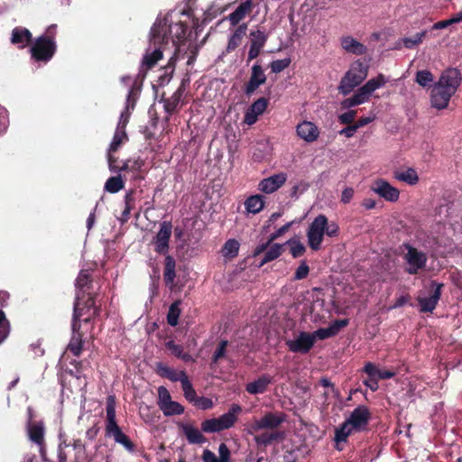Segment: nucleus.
<instances>
[{
    "label": "nucleus",
    "mask_w": 462,
    "mask_h": 462,
    "mask_svg": "<svg viewBox=\"0 0 462 462\" xmlns=\"http://www.w3.org/2000/svg\"><path fill=\"white\" fill-rule=\"evenodd\" d=\"M188 25L179 21L173 23L168 16L156 21L150 31V44L142 60L146 70L152 69L162 59L163 50L171 39L173 45L186 39Z\"/></svg>",
    "instance_id": "1"
},
{
    "label": "nucleus",
    "mask_w": 462,
    "mask_h": 462,
    "mask_svg": "<svg viewBox=\"0 0 462 462\" xmlns=\"http://www.w3.org/2000/svg\"><path fill=\"white\" fill-rule=\"evenodd\" d=\"M462 81V75L458 69L448 68L445 69L430 92V104L439 110L447 108L450 98L455 95Z\"/></svg>",
    "instance_id": "2"
},
{
    "label": "nucleus",
    "mask_w": 462,
    "mask_h": 462,
    "mask_svg": "<svg viewBox=\"0 0 462 462\" xmlns=\"http://www.w3.org/2000/svg\"><path fill=\"white\" fill-rule=\"evenodd\" d=\"M57 24H51L45 32L37 37L30 48L32 59L36 62H49L57 51Z\"/></svg>",
    "instance_id": "3"
},
{
    "label": "nucleus",
    "mask_w": 462,
    "mask_h": 462,
    "mask_svg": "<svg viewBox=\"0 0 462 462\" xmlns=\"http://www.w3.org/2000/svg\"><path fill=\"white\" fill-rule=\"evenodd\" d=\"M106 435L113 437L114 440L122 445L127 451L134 452V443L122 431L116 422V397L114 395H109L106 398Z\"/></svg>",
    "instance_id": "4"
},
{
    "label": "nucleus",
    "mask_w": 462,
    "mask_h": 462,
    "mask_svg": "<svg viewBox=\"0 0 462 462\" xmlns=\"http://www.w3.org/2000/svg\"><path fill=\"white\" fill-rule=\"evenodd\" d=\"M367 70V66L363 62L359 60L354 62L340 80L338 86L339 93L344 96L350 94L356 87L359 86L365 79Z\"/></svg>",
    "instance_id": "5"
},
{
    "label": "nucleus",
    "mask_w": 462,
    "mask_h": 462,
    "mask_svg": "<svg viewBox=\"0 0 462 462\" xmlns=\"http://www.w3.org/2000/svg\"><path fill=\"white\" fill-rule=\"evenodd\" d=\"M83 309L79 308V304L76 303L73 308V317L71 323L72 335L67 350L73 354L75 356H79L83 349V334L81 329V318L83 317Z\"/></svg>",
    "instance_id": "6"
},
{
    "label": "nucleus",
    "mask_w": 462,
    "mask_h": 462,
    "mask_svg": "<svg viewBox=\"0 0 462 462\" xmlns=\"http://www.w3.org/2000/svg\"><path fill=\"white\" fill-rule=\"evenodd\" d=\"M29 421L27 423V434L29 439L36 444L39 448V452L42 461L51 462L47 457V449L44 439L45 428L43 421H32V411L28 408Z\"/></svg>",
    "instance_id": "7"
},
{
    "label": "nucleus",
    "mask_w": 462,
    "mask_h": 462,
    "mask_svg": "<svg viewBox=\"0 0 462 462\" xmlns=\"http://www.w3.org/2000/svg\"><path fill=\"white\" fill-rule=\"evenodd\" d=\"M402 246L407 251L403 255V259L408 264L405 272L411 275L418 274L420 270L426 267L428 260L426 254L419 251L409 243H404Z\"/></svg>",
    "instance_id": "8"
},
{
    "label": "nucleus",
    "mask_w": 462,
    "mask_h": 462,
    "mask_svg": "<svg viewBox=\"0 0 462 462\" xmlns=\"http://www.w3.org/2000/svg\"><path fill=\"white\" fill-rule=\"evenodd\" d=\"M325 227H327V217L322 214L317 216L310 223L307 231V238L309 246L313 251L320 249L325 235Z\"/></svg>",
    "instance_id": "9"
},
{
    "label": "nucleus",
    "mask_w": 462,
    "mask_h": 462,
    "mask_svg": "<svg viewBox=\"0 0 462 462\" xmlns=\"http://www.w3.org/2000/svg\"><path fill=\"white\" fill-rule=\"evenodd\" d=\"M286 420V414L282 411H268L259 420H254L251 424L249 434L261 430H277Z\"/></svg>",
    "instance_id": "10"
},
{
    "label": "nucleus",
    "mask_w": 462,
    "mask_h": 462,
    "mask_svg": "<svg viewBox=\"0 0 462 462\" xmlns=\"http://www.w3.org/2000/svg\"><path fill=\"white\" fill-rule=\"evenodd\" d=\"M172 233L171 221H162L160 229L153 237L152 244L153 250L158 254L167 255L170 249V239Z\"/></svg>",
    "instance_id": "11"
},
{
    "label": "nucleus",
    "mask_w": 462,
    "mask_h": 462,
    "mask_svg": "<svg viewBox=\"0 0 462 462\" xmlns=\"http://www.w3.org/2000/svg\"><path fill=\"white\" fill-rule=\"evenodd\" d=\"M371 420V412L368 407L358 405L345 420L355 432H361L367 429Z\"/></svg>",
    "instance_id": "12"
},
{
    "label": "nucleus",
    "mask_w": 462,
    "mask_h": 462,
    "mask_svg": "<svg viewBox=\"0 0 462 462\" xmlns=\"http://www.w3.org/2000/svg\"><path fill=\"white\" fill-rule=\"evenodd\" d=\"M267 80L264 70L259 61L255 62L251 68V75L249 80L244 85V93L245 96H252L260 86L263 85Z\"/></svg>",
    "instance_id": "13"
},
{
    "label": "nucleus",
    "mask_w": 462,
    "mask_h": 462,
    "mask_svg": "<svg viewBox=\"0 0 462 462\" xmlns=\"http://www.w3.org/2000/svg\"><path fill=\"white\" fill-rule=\"evenodd\" d=\"M314 337L310 332L301 331L295 339L286 340L285 345L292 353L307 354L314 346Z\"/></svg>",
    "instance_id": "14"
},
{
    "label": "nucleus",
    "mask_w": 462,
    "mask_h": 462,
    "mask_svg": "<svg viewBox=\"0 0 462 462\" xmlns=\"http://www.w3.org/2000/svg\"><path fill=\"white\" fill-rule=\"evenodd\" d=\"M371 189L389 202H396L400 198V190L383 179L376 180Z\"/></svg>",
    "instance_id": "15"
},
{
    "label": "nucleus",
    "mask_w": 462,
    "mask_h": 462,
    "mask_svg": "<svg viewBox=\"0 0 462 462\" xmlns=\"http://www.w3.org/2000/svg\"><path fill=\"white\" fill-rule=\"evenodd\" d=\"M430 287L433 289V292L430 297L419 298L418 302L420 305V310L421 312H432L441 297L443 283L437 282L436 281L430 282Z\"/></svg>",
    "instance_id": "16"
},
{
    "label": "nucleus",
    "mask_w": 462,
    "mask_h": 462,
    "mask_svg": "<svg viewBox=\"0 0 462 462\" xmlns=\"http://www.w3.org/2000/svg\"><path fill=\"white\" fill-rule=\"evenodd\" d=\"M287 180V174L280 172L262 180L258 185L259 190L271 194L278 190Z\"/></svg>",
    "instance_id": "17"
},
{
    "label": "nucleus",
    "mask_w": 462,
    "mask_h": 462,
    "mask_svg": "<svg viewBox=\"0 0 462 462\" xmlns=\"http://www.w3.org/2000/svg\"><path fill=\"white\" fill-rule=\"evenodd\" d=\"M348 322L347 319H337L328 328H321L312 332L311 334L314 337V343L317 339L324 340L337 335L343 328L348 325Z\"/></svg>",
    "instance_id": "18"
},
{
    "label": "nucleus",
    "mask_w": 462,
    "mask_h": 462,
    "mask_svg": "<svg viewBox=\"0 0 462 462\" xmlns=\"http://www.w3.org/2000/svg\"><path fill=\"white\" fill-rule=\"evenodd\" d=\"M268 106V99L260 97L255 100L246 110L244 122L248 125H254L260 115H262Z\"/></svg>",
    "instance_id": "19"
},
{
    "label": "nucleus",
    "mask_w": 462,
    "mask_h": 462,
    "mask_svg": "<svg viewBox=\"0 0 462 462\" xmlns=\"http://www.w3.org/2000/svg\"><path fill=\"white\" fill-rule=\"evenodd\" d=\"M296 132L298 136L307 143H313L319 136L318 126L314 123L306 120L297 125Z\"/></svg>",
    "instance_id": "20"
},
{
    "label": "nucleus",
    "mask_w": 462,
    "mask_h": 462,
    "mask_svg": "<svg viewBox=\"0 0 462 462\" xmlns=\"http://www.w3.org/2000/svg\"><path fill=\"white\" fill-rule=\"evenodd\" d=\"M254 9L253 0H245L239 4L234 12L228 14L226 19L232 26L239 25V23L249 15Z\"/></svg>",
    "instance_id": "21"
},
{
    "label": "nucleus",
    "mask_w": 462,
    "mask_h": 462,
    "mask_svg": "<svg viewBox=\"0 0 462 462\" xmlns=\"http://www.w3.org/2000/svg\"><path fill=\"white\" fill-rule=\"evenodd\" d=\"M187 83H189V79H183L178 89L170 97L162 99L164 110L169 116L176 112Z\"/></svg>",
    "instance_id": "22"
},
{
    "label": "nucleus",
    "mask_w": 462,
    "mask_h": 462,
    "mask_svg": "<svg viewBox=\"0 0 462 462\" xmlns=\"http://www.w3.org/2000/svg\"><path fill=\"white\" fill-rule=\"evenodd\" d=\"M176 261L173 256L167 254L163 263V281L167 287L173 289L176 279Z\"/></svg>",
    "instance_id": "23"
},
{
    "label": "nucleus",
    "mask_w": 462,
    "mask_h": 462,
    "mask_svg": "<svg viewBox=\"0 0 462 462\" xmlns=\"http://www.w3.org/2000/svg\"><path fill=\"white\" fill-rule=\"evenodd\" d=\"M242 412V406L237 403L231 404L227 412L218 417L220 426L223 430L232 428L237 421L238 416Z\"/></svg>",
    "instance_id": "24"
},
{
    "label": "nucleus",
    "mask_w": 462,
    "mask_h": 462,
    "mask_svg": "<svg viewBox=\"0 0 462 462\" xmlns=\"http://www.w3.org/2000/svg\"><path fill=\"white\" fill-rule=\"evenodd\" d=\"M142 190L131 189L125 196V209L120 217L122 223L127 222L130 218L131 210L134 208L136 200L141 199Z\"/></svg>",
    "instance_id": "25"
},
{
    "label": "nucleus",
    "mask_w": 462,
    "mask_h": 462,
    "mask_svg": "<svg viewBox=\"0 0 462 462\" xmlns=\"http://www.w3.org/2000/svg\"><path fill=\"white\" fill-rule=\"evenodd\" d=\"M273 378L269 374H263L256 380L248 383L245 385V391L250 394H260L267 391L269 385L272 383Z\"/></svg>",
    "instance_id": "26"
},
{
    "label": "nucleus",
    "mask_w": 462,
    "mask_h": 462,
    "mask_svg": "<svg viewBox=\"0 0 462 462\" xmlns=\"http://www.w3.org/2000/svg\"><path fill=\"white\" fill-rule=\"evenodd\" d=\"M32 41V32L23 27H15L12 31L11 42L18 45L19 48H24Z\"/></svg>",
    "instance_id": "27"
},
{
    "label": "nucleus",
    "mask_w": 462,
    "mask_h": 462,
    "mask_svg": "<svg viewBox=\"0 0 462 462\" xmlns=\"http://www.w3.org/2000/svg\"><path fill=\"white\" fill-rule=\"evenodd\" d=\"M219 458L209 449H205L202 454L204 462H230V450L225 443L218 447Z\"/></svg>",
    "instance_id": "28"
},
{
    "label": "nucleus",
    "mask_w": 462,
    "mask_h": 462,
    "mask_svg": "<svg viewBox=\"0 0 462 462\" xmlns=\"http://www.w3.org/2000/svg\"><path fill=\"white\" fill-rule=\"evenodd\" d=\"M342 48L348 53L355 55H363L367 51V48L351 36H345L341 39Z\"/></svg>",
    "instance_id": "29"
},
{
    "label": "nucleus",
    "mask_w": 462,
    "mask_h": 462,
    "mask_svg": "<svg viewBox=\"0 0 462 462\" xmlns=\"http://www.w3.org/2000/svg\"><path fill=\"white\" fill-rule=\"evenodd\" d=\"M284 434L279 430L265 431L260 435L254 436V441L258 446L267 447L274 442L283 439Z\"/></svg>",
    "instance_id": "30"
},
{
    "label": "nucleus",
    "mask_w": 462,
    "mask_h": 462,
    "mask_svg": "<svg viewBox=\"0 0 462 462\" xmlns=\"http://www.w3.org/2000/svg\"><path fill=\"white\" fill-rule=\"evenodd\" d=\"M247 30V23H242L239 24L233 34L230 36L227 46H226V51L231 52L234 51L241 43V41L243 37L245 35Z\"/></svg>",
    "instance_id": "31"
},
{
    "label": "nucleus",
    "mask_w": 462,
    "mask_h": 462,
    "mask_svg": "<svg viewBox=\"0 0 462 462\" xmlns=\"http://www.w3.org/2000/svg\"><path fill=\"white\" fill-rule=\"evenodd\" d=\"M92 277L88 270H81L76 279V287L79 290L82 297L85 293L88 294L92 289Z\"/></svg>",
    "instance_id": "32"
},
{
    "label": "nucleus",
    "mask_w": 462,
    "mask_h": 462,
    "mask_svg": "<svg viewBox=\"0 0 462 462\" xmlns=\"http://www.w3.org/2000/svg\"><path fill=\"white\" fill-rule=\"evenodd\" d=\"M180 427L190 444H202L207 440L198 429L187 424H181Z\"/></svg>",
    "instance_id": "33"
},
{
    "label": "nucleus",
    "mask_w": 462,
    "mask_h": 462,
    "mask_svg": "<svg viewBox=\"0 0 462 462\" xmlns=\"http://www.w3.org/2000/svg\"><path fill=\"white\" fill-rule=\"evenodd\" d=\"M245 207L248 213H259L264 207L263 197L262 195L250 196L245 201Z\"/></svg>",
    "instance_id": "34"
},
{
    "label": "nucleus",
    "mask_w": 462,
    "mask_h": 462,
    "mask_svg": "<svg viewBox=\"0 0 462 462\" xmlns=\"http://www.w3.org/2000/svg\"><path fill=\"white\" fill-rule=\"evenodd\" d=\"M393 176L396 180L411 186L416 185L419 182L418 173L413 168H408L404 171H394Z\"/></svg>",
    "instance_id": "35"
},
{
    "label": "nucleus",
    "mask_w": 462,
    "mask_h": 462,
    "mask_svg": "<svg viewBox=\"0 0 462 462\" xmlns=\"http://www.w3.org/2000/svg\"><path fill=\"white\" fill-rule=\"evenodd\" d=\"M355 430L350 428L346 421H344L338 428L335 430V441L337 443L336 448L337 450H342V448L339 447L341 442H346L347 438L353 433Z\"/></svg>",
    "instance_id": "36"
},
{
    "label": "nucleus",
    "mask_w": 462,
    "mask_h": 462,
    "mask_svg": "<svg viewBox=\"0 0 462 462\" xmlns=\"http://www.w3.org/2000/svg\"><path fill=\"white\" fill-rule=\"evenodd\" d=\"M284 245H285V244L271 245L269 246V248L267 249V251L265 252L259 266L261 267V266L264 265L265 263L272 262V261L277 259L279 256H281L284 251Z\"/></svg>",
    "instance_id": "37"
},
{
    "label": "nucleus",
    "mask_w": 462,
    "mask_h": 462,
    "mask_svg": "<svg viewBox=\"0 0 462 462\" xmlns=\"http://www.w3.org/2000/svg\"><path fill=\"white\" fill-rule=\"evenodd\" d=\"M269 35L261 30L252 31L250 32V46L262 49L267 42Z\"/></svg>",
    "instance_id": "38"
},
{
    "label": "nucleus",
    "mask_w": 462,
    "mask_h": 462,
    "mask_svg": "<svg viewBox=\"0 0 462 462\" xmlns=\"http://www.w3.org/2000/svg\"><path fill=\"white\" fill-rule=\"evenodd\" d=\"M166 347L174 356L185 362H189L191 360V356L189 353L183 351L181 345H178L174 341L170 340L166 343Z\"/></svg>",
    "instance_id": "39"
},
{
    "label": "nucleus",
    "mask_w": 462,
    "mask_h": 462,
    "mask_svg": "<svg viewBox=\"0 0 462 462\" xmlns=\"http://www.w3.org/2000/svg\"><path fill=\"white\" fill-rule=\"evenodd\" d=\"M180 300H175L172 302L169 308V311L167 314V322L170 326L175 327L178 325L179 318L180 315Z\"/></svg>",
    "instance_id": "40"
},
{
    "label": "nucleus",
    "mask_w": 462,
    "mask_h": 462,
    "mask_svg": "<svg viewBox=\"0 0 462 462\" xmlns=\"http://www.w3.org/2000/svg\"><path fill=\"white\" fill-rule=\"evenodd\" d=\"M125 183L120 175L110 177L105 183V189L109 193H116L121 190Z\"/></svg>",
    "instance_id": "41"
},
{
    "label": "nucleus",
    "mask_w": 462,
    "mask_h": 462,
    "mask_svg": "<svg viewBox=\"0 0 462 462\" xmlns=\"http://www.w3.org/2000/svg\"><path fill=\"white\" fill-rule=\"evenodd\" d=\"M97 292H94V293L88 292V299L83 303H81L80 302V294L78 293L77 299L74 302V305L76 303L79 304V308L83 309L82 312H83V316H84L92 309V307H95V301L97 300Z\"/></svg>",
    "instance_id": "42"
},
{
    "label": "nucleus",
    "mask_w": 462,
    "mask_h": 462,
    "mask_svg": "<svg viewBox=\"0 0 462 462\" xmlns=\"http://www.w3.org/2000/svg\"><path fill=\"white\" fill-rule=\"evenodd\" d=\"M127 140L128 137L125 133V130H119L116 128V131L114 134L113 141L110 143L108 151H110V152H116L119 149L121 144Z\"/></svg>",
    "instance_id": "43"
},
{
    "label": "nucleus",
    "mask_w": 462,
    "mask_h": 462,
    "mask_svg": "<svg viewBox=\"0 0 462 462\" xmlns=\"http://www.w3.org/2000/svg\"><path fill=\"white\" fill-rule=\"evenodd\" d=\"M161 410L165 416L180 415L184 412V407L174 401L162 406Z\"/></svg>",
    "instance_id": "44"
},
{
    "label": "nucleus",
    "mask_w": 462,
    "mask_h": 462,
    "mask_svg": "<svg viewBox=\"0 0 462 462\" xmlns=\"http://www.w3.org/2000/svg\"><path fill=\"white\" fill-rule=\"evenodd\" d=\"M201 430L206 433H214L222 431L219 420L217 418L208 419L202 421Z\"/></svg>",
    "instance_id": "45"
},
{
    "label": "nucleus",
    "mask_w": 462,
    "mask_h": 462,
    "mask_svg": "<svg viewBox=\"0 0 462 462\" xmlns=\"http://www.w3.org/2000/svg\"><path fill=\"white\" fill-rule=\"evenodd\" d=\"M386 83L384 76L379 74L377 77L369 79L363 87L371 95L374 90L383 87Z\"/></svg>",
    "instance_id": "46"
},
{
    "label": "nucleus",
    "mask_w": 462,
    "mask_h": 462,
    "mask_svg": "<svg viewBox=\"0 0 462 462\" xmlns=\"http://www.w3.org/2000/svg\"><path fill=\"white\" fill-rule=\"evenodd\" d=\"M426 35H427V31H422L420 32H417L413 36L405 37L402 40L403 45L407 49H412L415 46L421 43Z\"/></svg>",
    "instance_id": "47"
},
{
    "label": "nucleus",
    "mask_w": 462,
    "mask_h": 462,
    "mask_svg": "<svg viewBox=\"0 0 462 462\" xmlns=\"http://www.w3.org/2000/svg\"><path fill=\"white\" fill-rule=\"evenodd\" d=\"M181 387H182L185 398L189 402L194 403L195 401L197 400L198 396H197L196 391L194 390V388L188 377H185L184 380H182Z\"/></svg>",
    "instance_id": "48"
},
{
    "label": "nucleus",
    "mask_w": 462,
    "mask_h": 462,
    "mask_svg": "<svg viewBox=\"0 0 462 462\" xmlns=\"http://www.w3.org/2000/svg\"><path fill=\"white\" fill-rule=\"evenodd\" d=\"M239 251V243L236 239L227 240L223 247L224 255L227 257H235Z\"/></svg>",
    "instance_id": "49"
},
{
    "label": "nucleus",
    "mask_w": 462,
    "mask_h": 462,
    "mask_svg": "<svg viewBox=\"0 0 462 462\" xmlns=\"http://www.w3.org/2000/svg\"><path fill=\"white\" fill-rule=\"evenodd\" d=\"M10 333V322L5 314L0 310V344L3 343Z\"/></svg>",
    "instance_id": "50"
},
{
    "label": "nucleus",
    "mask_w": 462,
    "mask_h": 462,
    "mask_svg": "<svg viewBox=\"0 0 462 462\" xmlns=\"http://www.w3.org/2000/svg\"><path fill=\"white\" fill-rule=\"evenodd\" d=\"M176 60L177 58L174 55L171 57L167 65L163 67L164 74L160 77L161 84L164 83L165 81H170V79H171L173 71L175 69Z\"/></svg>",
    "instance_id": "51"
},
{
    "label": "nucleus",
    "mask_w": 462,
    "mask_h": 462,
    "mask_svg": "<svg viewBox=\"0 0 462 462\" xmlns=\"http://www.w3.org/2000/svg\"><path fill=\"white\" fill-rule=\"evenodd\" d=\"M433 75L429 70H419L416 73L415 80L420 86L423 88L430 86V84L433 82Z\"/></svg>",
    "instance_id": "52"
},
{
    "label": "nucleus",
    "mask_w": 462,
    "mask_h": 462,
    "mask_svg": "<svg viewBox=\"0 0 462 462\" xmlns=\"http://www.w3.org/2000/svg\"><path fill=\"white\" fill-rule=\"evenodd\" d=\"M291 63V58L273 60L270 63V69L273 73L278 74L287 69Z\"/></svg>",
    "instance_id": "53"
},
{
    "label": "nucleus",
    "mask_w": 462,
    "mask_h": 462,
    "mask_svg": "<svg viewBox=\"0 0 462 462\" xmlns=\"http://www.w3.org/2000/svg\"><path fill=\"white\" fill-rule=\"evenodd\" d=\"M227 340H221L212 356V363L217 364L220 359L226 356Z\"/></svg>",
    "instance_id": "54"
},
{
    "label": "nucleus",
    "mask_w": 462,
    "mask_h": 462,
    "mask_svg": "<svg viewBox=\"0 0 462 462\" xmlns=\"http://www.w3.org/2000/svg\"><path fill=\"white\" fill-rule=\"evenodd\" d=\"M287 244L291 245V254L294 258L301 256L306 251L305 246L300 241L289 240Z\"/></svg>",
    "instance_id": "55"
},
{
    "label": "nucleus",
    "mask_w": 462,
    "mask_h": 462,
    "mask_svg": "<svg viewBox=\"0 0 462 462\" xmlns=\"http://www.w3.org/2000/svg\"><path fill=\"white\" fill-rule=\"evenodd\" d=\"M158 395H159L158 405H159L160 409H162V406L166 405L168 402H172L169 391L164 386H160L158 388Z\"/></svg>",
    "instance_id": "56"
},
{
    "label": "nucleus",
    "mask_w": 462,
    "mask_h": 462,
    "mask_svg": "<svg viewBox=\"0 0 462 462\" xmlns=\"http://www.w3.org/2000/svg\"><path fill=\"white\" fill-rule=\"evenodd\" d=\"M356 114H357L356 110H349L346 113L341 114L338 116V121L342 125H352L355 123L354 121L356 116Z\"/></svg>",
    "instance_id": "57"
},
{
    "label": "nucleus",
    "mask_w": 462,
    "mask_h": 462,
    "mask_svg": "<svg viewBox=\"0 0 462 462\" xmlns=\"http://www.w3.org/2000/svg\"><path fill=\"white\" fill-rule=\"evenodd\" d=\"M310 273V267L305 261H302L294 273V280L305 279Z\"/></svg>",
    "instance_id": "58"
},
{
    "label": "nucleus",
    "mask_w": 462,
    "mask_h": 462,
    "mask_svg": "<svg viewBox=\"0 0 462 462\" xmlns=\"http://www.w3.org/2000/svg\"><path fill=\"white\" fill-rule=\"evenodd\" d=\"M356 102L361 105L369 100L370 94L365 90V88L362 86L357 89V91L353 95Z\"/></svg>",
    "instance_id": "59"
},
{
    "label": "nucleus",
    "mask_w": 462,
    "mask_h": 462,
    "mask_svg": "<svg viewBox=\"0 0 462 462\" xmlns=\"http://www.w3.org/2000/svg\"><path fill=\"white\" fill-rule=\"evenodd\" d=\"M8 124V112L5 107L0 106V134L6 131Z\"/></svg>",
    "instance_id": "60"
},
{
    "label": "nucleus",
    "mask_w": 462,
    "mask_h": 462,
    "mask_svg": "<svg viewBox=\"0 0 462 462\" xmlns=\"http://www.w3.org/2000/svg\"><path fill=\"white\" fill-rule=\"evenodd\" d=\"M194 405L202 410H208L213 407V402L209 398L201 396L197 398Z\"/></svg>",
    "instance_id": "61"
},
{
    "label": "nucleus",
    "mask_w": 462,
    "mask_h": 462,
    "mask_svg": "<svg viewBox=\"0 0 462 462\" xmlns=\"http://www.w3.org/2000/svg\"><path fill=\"white\" fill-rule=\"evenodd\" d=\"M325 234L330 237H336L339 234V226L336 222H328L327 218V227H325Z\"/></svg>",
    "instance_id": "62"
},
{
    "label": "nucleus",
    "mask_w": 462,
    "mask_h": 462,
    "mask_svg": "<svg viewBox=\"0 0 462 462\" xmlns=\"http://www.w3.org/2000/svg\"><path fill=\"white\" fill-rule=\"evenodd\" d=\"M363 371L367 374L369 378H378L379 369L371 362H367Z\"/></svg>",
    "instance_id": "63"
},
{
    "label": "nucleus",
    "mask_w": 462,
    "mask_h": 462,
    "mask_svg": "<svg viewBox=\"0 0 462 462\" xmlns=\"http://www.w3.org/2000/svg\"><path fill=\"white\" fill-rule=\"evenodd\" d=\"M172 369L173 368L168 366L167 365L162 362L156 364V373L162 378H167Z\"/></svg>",
    "instance_id": "64"
}]
</instances>
